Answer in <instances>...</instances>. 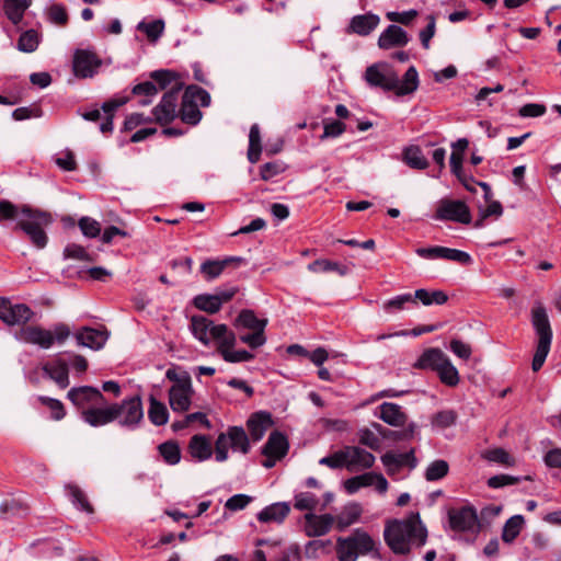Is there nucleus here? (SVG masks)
Listing matches in <instances>:
<instances>
[{
	"instance_id": "obj_1",
	"label": "nucleus",
	"mask_w": 561,
	"mask_h": 561,
	"mask_svg": "<svg viewBox=\"0 0 561 561\" xmlns=\"http://www.w3.org/2000/svg\"><path fill=\"white\" fill-rule=\"evenodd\" d=\"M14 220V230L23 231L37 249L47 245L48 237L45 228L51 224V216L27 205L19 207L9 201H0V222Z\"/></svg>"
},
{
	"instance_id": "obj_2",
	"label": "nucleus",
	"mask_w": 561,
	"mask_h": 561,
	"mask_svg": "<svg viewBox=\"0 0 561 561\" xmlns=\"http://www.w3.org/2000/svg\"><path fill=\"white\" fill-rule=\"evenodd\" d=\"M364 79L370 88H378L385 92L393 91L397 96L412 94L419 88V73L411 66L400 80L394 69L387 62H376L368 66Z\"/></svg>"
},
{
	"instance_id": "obj_3",
	"label": "nucleus",
	"mask_w": 561,
	"mask_h": 561,
	"mask_svg": "<svg viewBox=\"0 0 561 561\" xmlns=\"http://www.w3.org/2000/svg\"><path fill=\"white\" fill-rule=\"evenodd\" d=\"M385 540L397 554H407L413 545L422 547L426 542L427 530L420 519L419 513H411L404 519L387 523Z\"/></svg>"
},
{
	"instance_id": "obj_4",
	"label": "nucleus",
	"mask_w": 561,
	"mask_h": 561,
	"mask_svg": "<svg viewBox=\"0 0 561 561\" xmlns=\"http://www.w3.org/2000/svg\"><path fill=\"white\" fill-rule=\"evenodd\" d=\"M531 324L538 337L531 368L534 371H538L545 364L552 341L549 317L546 308L540 302L536 304L531 309Z\"/></svg>"
},
{
	"instance_id": "obj_5",
	"label": "nucleus",
	"mask_w": 561,
	"mask_h": 561,
	"mask_svg": "<svg viewBox=\"0 0 561 561\" xmlns=\"http://www.w3.org/2000/svg\"><path fill=\"white\" fill-rule=\"evenodd\" d=\"M165 377L173 382L169 389V404L172 411L176 413L187 412L195 393L191 376L186 371L178 374L174 369L170 368L167 370Z\"/></svg>"
},
{
	"instance_id": "obj_6",
	"label": "nucleus",
	"mask_w": 561,
	"mask_h": 561,
	"mask_svg": "<svg viewBox=\"0 0 561 561\" xmlns=\"http://www.w3.org/2000/svg\"><path fill=\"white\" fill-rule=\"evenodd\" d=\"M374 548V539L367 533L357 529L348 537H339L335 550L339 561H356L358 554H366Z\"/></svg>"
},
{
	"instance_id": "obj_7",
	"label": "nucleus",
	"mask_w": 561,
	"mask_h": 561,
	"mask_svg": "<svg viewBox=\"0 0 561 561\" xmlns=\"http://www.w3.org/2000/svg\"><path fill=\"white\" fill-rule=\"evenodd\" d=\"M198 104L206 107L210 104L209 93L197 85H188L182 96L179 116L182 122L188 125H197L202 119V112Z\"/></svg>"
},
{
	"instance_id": "obj_8",
	"label": "nucleus",
	"mask_w": 561,
	"mask_h": 561,
	"mask_svg": "<svg viewBox=\"0 0 561 561\" xmlns=\"http://www.w3.org/2000/svg\"><path fill=\"white\" fill-rule=\"evenodd\" d=\"M248 454L250 450V440L245 431L241 426H230L227 432L220 433L215 442V458L218 462L228 459V449Z\"/></svg>"
},
{
	"instance_id": "obj_9",
	"label": "nucleus",
	"mask_w": 561,
	"mask_h": 561,
	"mask_svg": "<svg viewBox=\"0 0 561 561\" xmlns=\"http://www.w3.org/2000/svg\"><path fill=\"white\" fill-rule=\"evenodd\" d=\"M234 325L252 330V333L241 334L240 341L251 348H257L265 344L266 319H259L251 309H243L236 319Z\"/></svg>"
},
{
	"instance_id": "obj_10",
	"label": "nucleus",
	"mask_w": 561,
	"mask_h": 561,
	"mask_svg": "<svg viewBox=\"0 0 561 561\" xmlns=\"http://www.w3.org/2000/svg\"><path fill=\"white\" fill-rule=\"evenodd\" d=\"M211 336L218 343L217 351L228 363L249 362L253 354L245 350L232 351L236 345V335L226 324H218L211 329Z\"/></svg>"
},
{
	"instance_id": "obj_11",
	"label": "nucleus",
	"mask_w": 561,
	"mask_h": 561,
	"mask_svg": "<svg viewBox=\"0 0 561 561\" xmlns=\"http://www.w3.org/2000/svg\"><path fill=\"white\" fill-rule=\"evenodd\" d=\"M114 421L122 427L136 428L144 419V408L140 396L124 399L121 403L110 404Z\"/></svg>"
},
{
	"instance_id": "obj_12",
	"label": "nucleus",
	"mask_w": 561,
	"mask_h": 561,
	"mask_svg": "<svg viewBox=\"0 0 561 561\" xmlns=\"http://www.w3.org/2000/svg\"><path fill=\"white\" fill-rule=\"evenodd\" d=\"M182 85L176 84L167 91L152 110L153 121L162 126L171 123L179 115L178 102Z\"/></svg>"
},
{
	"instance_id": "obj_13",
	"label": "nucleus",
	"mask_w": 561,
	"mask_h": 561,
	"mask_svg": "<svg viewBox=\"0 0 561 561\" xmlns=\"http://www.w3.org/2000/svg\"><path fill=\"white\" fill-rule=\"evenodd\" d=\"M102 66V59L91 49H76L72 57V71L77 78H92Z\"/></svg>"
},
{
	"instance_id": "obj_14",
	"label": "nucleus",
	"mask_w": 561,
	"mask_h": 561,
	"mask_svg": "<svg viewBox=\"0 0 561 561\" xmlns=\"http://www.w3.org/2000/svg\"><path fill=\"white\" fill-rule=\"evenodd\" d=\"M435 219L449 220L468 225L471 222V213L462 201L444 198L439 202L435 213Z\"/></svg>"
},
{
	"instance_id": "obj_15",
	"label": "nucleus",
	"mask_w": 561,
	"mask_h": 561,
	"mask_svg": "<svg viewBox=\"0 0 561 561\" xmlns=\"http://www.w3.org/2000/svg\"><path fill=\"white\" fill-rule=\"evenodd\" d=\"M448 518L449 525L455 531L477 534L480 530L478 514L472 506L453 508L448 512Z\"/></svg>"
},
{
	"instance_id": "obj_16",
	"label": "nucleus",
	"mask_w": 561,
	"mask_h": 561,
	"mask_svg": "<svg viewBox=\"0 0 561 561\" xmlns=\"http://www.w3.org/2000/svg\"><path fill=\"white\" fill-rule=\"evenodd\" d=\"M415 253L416 255L425 260H446L457 262L462 265H468L472 262V259L469 253L461 250L440 245L417 248L415 250Z\"/></svg>"
},
{
	"instance_id": "obj_17",
	"label": "nucleus",
	"mask_w": 561,
	"mask_h": 561,
	"mask_svg": "<svg viewBox=\"0 0 561 561\" xmlns=\"http://www.w3.org/2000/svg\"><path fill=\"white\" fill-rule=\"evenodd\" d=\"M33 317V311L25 304L13 305L8 298L0 297V320L8 325L26 323Z\"/></svg>"
},
{
	"instance_id": "obj_18",
	"label": "nucleus",
	"mask_w": 561,
	"mask_h": 561,
	"mask_svg": "<svg viewBox=\"0 0 561 561\" xmlns=\"http://www.w3.org/2000/svg\"><path fill=\"white\" fill-rule=\"evenodd\" d=\"M381 462L385 466L388 476L392 478H394L404 467L413 470L417 466L414 449L403 454L387 451L381 456Z\"/></svg>"
},
{
	"instance_id": "obj_19",
	"label": "nucleus",
	"mask_w": 561,
	"mask_h": 561,
	"mask_svg": "<svg viewBox=\"0 0 561 561\" xmlns=\"http://www.w3.org/2000/svg\"><path fill=\"white\" fill-rule=\"evenodd\" d=\"M67 397L75 405L83 410L88 404L102 405L105 401L102 392L90 386L72 388L68 391Z\"/></svg>"
},
{
	"instance_id": "obj_20",
	"label": "nucleus",
	"mask_w": 561,
	"mask_h": 561,
	"mask_svg": "<svg viewBox=\"0 0 561 561\" xmlns=\"http://www.w3.org/2000/svg\"><path fill=\"white\" fill-rule=\"evenodd\" d=\"M344 451L348 471L370 469L375 463V456L358 446H346Z\"/></svg>"
},
{
	"instance_id": "obj_21",
	"label": "nucleus",
	"mask_w": 561,
	"mask_h": 561,
	"mask_svg": "<svg viewBox=\"0 0 561 561\" xmlns=\"http://www.w3.org/2000/svg\"><path fill=\"white\" fill-rule=\"evenodd\" d=\"M334 516L331 514L317 515L311 512L305 515V534L308 537H321L327 535L334 525Z\"/></svg>"
},
{
	"instance_id": "obj_22",
	"label": "nucleus",
	"mask_w": 561,
	"mask_h": 561,
	"mask_svg": "<svg viewBox=\"0 0 561 561\" xmlns=\"http://www.w3.org/2000/svg\"><path fill=\"white\" fill-rule=\"evenodd\" d=\"M245 260L241 256H227L222 260H206L201 265V273L206 280H214L229 266L238 267Z\"/></svg>"
},
{
	"instance_id": "obj_23",
	"label": "nucleus",
	"mask_w": 561,
	"mask_h": 561,
	"mask_svg": "<svg viewBox=\"0 0 561 561\" xmlns=\"http://www.w3.org/2000/svg\"><path fill=\"white\" fill-rule=\"evenodd\" d=\"M479 186L482 187L484 193V199L488 203L486 206H479L478 208V219L473 224L474 228H481L484 226V220L488 217L500 218L503 214L502 204L497 201H493L492 190L488 183H479Z\"/></svg>"
},
{
	"instance_id": "obj_24",
	"label": "nucleus",
	"mask_w": 561,
	"mask_h": 561,
	"mask_svg": "<svg viewBox=\"0 0 561 561\" xmlns=\"http://www.w3.org/2000/svg\"><path fill=\"white\" fill-rule=\"evenodd\" d=\"M19 339L24 343L35 344L42 348H49L54 344L53 332L35 325L22 328Z\"/></svg>"
},
{
	"instance_id": "obj_25",
	"label": "nucleus",
	"mask_w": 561,
	"mask_h": 561,
	"mask_svg": "<svg viewBox=\"0 0 561 561\" xmlns=\"http://www.w3.org/2000/svg\"><path fill=\"white\" fill-rule=\"evenodd\" d=\"M409 41V35L402 27L391 24L380 34L378 46L381 49L403 47Z\"/></svg>"
},
{
	"instance_id": "obj_26",
	"label": "nucleus",
	"mask_w": 561,
	"mask_h": 561,
	"mask_svg": "<svg viewBox=\"0 0 561 561\" xmlns=\"http://www.w3.org/2000/svg\"><path fill=\"white\" fill-rule=\"evenodd\" d=\"M108 339V333L105 330H96L89 327L82 328L76 334V340L79 345L101 350Z\"/></svg>"
},
{
	"instance_id": "obj_27",
	"label": "nucleus",
	"mask_w": 561,
	"mask_h": 561,
	"mask_svg": "<svg viewBox=\"0 0 561 561\" xmlns=\"http://www.w3.org/2000/svg\"><path fill=\"white\" fill-rule=\"evenodd\" d=\"M82 420L93 427H99L114 422L110 405L87 408L81 413Z\"/></svg>"
},
{
	"instance_id": "obj_28",
	"label": "nucleus",
	"mask_w": 561,
	"mask_h": 561,
	"mask_svg": "<svg viewBox=\"0 0 561 561\" xmlns=\"http://www.w3.org/2000/svg\"><path fill=\"white\" fill-rule=\"evenodd\" d=\"M271 415L266 412L253 413L248 422L247 426L250 432V437L253 442H259L265 435V432L271 426Z\"/></svg>"
},
{
	"instance_id": "obj_29",
	"label": "nucleus",
	"mask_w": 561,
	"mask_h": 561,
	"mask_svg": "<svg viewBox=\"0 0 561 561\" xmlns=\"http://www.w3.org/2000/svg\"><path fill=\"white\" fill-rule=\"evenodd\" d=\"M288 448L289 445L286 436L280 432L274 431L270 434L262 454L271 455L272 457H276V459H282L286 456Z\"/></svg>"
},
{
	"instance_id": "obj_30",
	"label": "nucleus",
	"mask_w": 561,
	"mask_h": 561,
	"mask_svg": "<svg viewBox=\"0 0 561 561\" xmlns=\"http://www.w3.org/2000/svg\"><path fill=\"white\" fill-rule=\"evenodd\" d=\"M188 451L197 461L208 460L213 455L210 439L206 435H194L190 439Z\"/></svg>"
},
{
	"instance_id": "obj_31",
	"label": "nucleus",
	"mask_w": 561,
	"mask_h": 561,
	"mask_svg": "<svg viewBox=\"0 0 561 561\" xmlns=\"http://www.w3.org/2000/svg\"><path fill=\"white\" fill-rule=\"evenodd\" d=\"M214 324L211 320L204 316H193L191 319V330L193 335L201 341L204 345H208L214 337L211 336V329Z\"/></svg>"
},
{
	"instance_id": "obj_32",
	"label": "nucleus",
	"mask_w": 561,
	"mask_h": 561,
	"mask_svg": "<svg viewBox=\"0 0 561 561\" xmlns=\"http://www.w3.org/2000/svg\"><path fill=\"white\" fill-rule=\"evenodd\" d=\"M379 21V16L371 13L355 15L351 20L350 28L353 33L366 36L377 27Z\"/></svg>"
},
{
	"instance_id": "obj_33",
	"label": "nucleus",
	"mask_w": 561,
	"mask_h": 561,
	"mask_svg": "<svg viewBox=\"0 0 561 561\" xmlns=\"http://www.w3.org/2000/svg\"><path fill=\"white\" fill-rule=\"evenodd\" d=\"M43 370L60 387L67 388L69 385L68 364L58 358L53 363L46 364Z\"/></svg>"
},
{
	"instance_id": "obj_34",
	"label": "nucleus",
	"mask_w": 561,
	"mask_h": 561,
	"mask_svg": "<svg viewBox=\"0 0 561 561\" xmlns=\"http://www.w3.org/2000/svg\"><path fill=\"white\" fill-rule=\"evenodd\" d=\"M362 506L358 503H350L345 505L342 512L334 516V524L336 525V529L343 531L354 523H356L362 515Z\"/></svg>"
},
{
	"instance_id": "obj_35",
	"label": "nucleus",
	"mask_w": 561,
	"mask_h": 561,
	"mask_svg": "<svg viewBox=\"0 0 561 561\" xmlns=\"http://www.w3.org/2000/svg\"><path fill=\"white\" fill-rule=\"evenodd\" d=\"M448 357L439 348L426 350L417 359L415 367L421 369L431 368L437 371Z\"/></svg>"
},
{
	"instance_id": "obj_36",
	"label": "nucleus",
	"mask_w": 561,
	"mask_h": 561,
	"mask_svg": "<svg viewBox=\"0 0 561 561\" xmlns=\"http://www.w3.org/2000/svg\"><path fill=\"white\" fill-rule=\"evenodd\" d=\"M290 507L285 502L274 503L266 506L257 514V519L262 523H282L289 514Z\"/></svg>"
},
{
	"instance_id": "obj_37",
	"label": "nucleus",
	"mask_w": 561,
	"mask_h": 561,
	"mask_svg": "<svg viewBox=\"0 0 561 561\" xmlns=\"http://www.w3.org/2000/svg\"><path fill=\"white\" fill-rule=\"evenodd\" d=\"M379 417L391 426H402L407 416L401 407L392 402H383L380 407Z\"/></svg>"
},
{
	"instance_id": "obj_38",
	"label": "nucleus",
	"mask_w": 561,
	"mask_h": 561,
	"mask_svg": "<svg viewBox=\"0 0 561 561\" xmlns=\"http://www.w3.org/2000/svg\"><path fill=\"white\" fill-rule=\"evenodd\" d=\"M128 98H117L106 101L102 105L104 112V118L100 124V130L103 134L111 133L113 130V117L115 111L128 102Z\"/></svg>"
},
{
	"instance_id": "obj_39",
	"label": "nucleus",
	"mask_w": 561,
	"mask_h": 561,
	"mask_svg": "<svg viewBox=\"0 0 561 561\" xmlns=\"http://www.w3.org/2000/svg\"><path fill=\"white\" fill-rule=\"evenodd\" d=\"M31 3L32 0H4V13L7 18L16 25L22 21L24 12Z\"/></svg>"
},
{
	"instance_id": "obj_40",
	"label": "nucleus",
	"mask_w": 561,
	"mask_h": 561,
	"mask_svg": "<svg viewBox=\"0 0 561 561\" xmlns=\"http://www.w3.org/2000/svg\"><path fill=\"white\" fill-rule=\"evenodd\" d=\"M402 159L405 164L415 170H425L430 164L419 146L404 148Z\"/></svg>"
},
{
	"instance_id": "obj_41",
	"label": "nucleus",
	"mask_w": 561,
	"mask_h": 561,
	"mask_svg": "<svg viewBox=\"0 0 561 561\" xmlns=\"http://www.w3.org/2000/svg\"><path fill=\"white\" fill-rule=\"evenodd\" d=\"M148 417L157 426L167 424L169 412L164 403L157 400L153 396L149 398Z\"/></svg>"
},
{
	"instance_id": "obj_42",
	"label": "nucleus",
	"mask_w": 561,
	"mask_h": 561,
	"mask_svg": "<svg viewBox=\"0 0 561 561\" xmlns=\"http://www.w3.org/2000/svg\"><path fill=\"white\" fill-rule=\"evenodd\" d=\"M158 92V87L151 81L140 82L136 84L131 90L134 95L141 98L138 102L141 106L151 104Z\"/></svg>"
},
{
	"instance_id": "obj_43",
	"label": "nucleus",
	"mask_w": 561,
	"mask_h": 561,
	"mask_svg": "<svg viewBox=\"0 0 561 561\" xmlns=\"http://www.w3.org/2000/svg\"><path fill=\"white\" fill-rule=\"evenodd\" d=\"M414 304L416 300H420L424 306L430 305H444L448 300V296L443 290H433L428 291L427 289L421 288L416 289L414 295Z\"/></svg>"
},
{
	"instance_id": "obj_44",
	"label": "nucleus",
	"mask_w": 561,
	"mask_h": 561,
	"mask_svg": "<svg viewBox=\"0 0 561 561\" xmlns=\"http://www.w3.org/2000/svg\"><path fill=\"white\" fill-rule=\"evenodd\" d=\"M308 270L312 273L336 272L342 276L346 275L348 272L347 266L342 265L337 262L327 260V259H319V260L311 262L308 265Z\"/></svg>"
},
{
	"instance_id": "obj_45",
	"label": "nucleus",
	"mask_w": 561,
	"mask_h": 561,
	"mask_svg": "<svg viewBox=\"0 0 561 561\" xmlns=\"http://www.w3.org/2000/svg\"><path fill=\"white\" fill-rule=\"evenodd\" d=\"M525 519L522 515H514L508 518L503 527L502 539L504 542H513L520 534Z\"/></svg>"
},
{
	"instance_id": "obj_46",
	"label": "nucleus",
	"mask_w": 561,
	"mask_h": 561,
	"mask_svg": "<svg viewBox=\"0 0 561 561\" xmlns=\"http://www.w3.org/2000/svg\"><path fill=\"white\" fill-rule=\"evenodd\" d=\"M158 451L165 463L178 465L181 460V449L175 440H168L158 446Z\"/></svg>"
},
{
	"instance_id": "obj_47",
	"label": "nucleus",
	"mask_w": 561,
	"mask_h": 561,
	"mask_svg": "<svg viewBox=\"0 0 561 561\" xmlns=\"http://www.w3.org/2000/svg\"><path fill=\"white\" fill-rule=\"evenodd\" d=\"M262 151L261 134L257 124H253L249 133V149L248 159L251 163H256L260 160Z\"/></svg>"
},
{
	"instance_id": "obj_48",
	"label": "nucleus",
	"mask_w": 561,
	"mask_h": 561,
	"mask_svg": "<svg viewBox=\"0 0 561 561\" xmlns=\"http://www.w3.org/2000/svg\"><path fill=\"white\" fill-rule=\"evenodd\" d=\"M193 302L197 309L210 314L217 313L221 308L220 301L214 294L197 295L194 297Z\"/></svg>"
},
{
	"instance_id": "obj_49",
	"label": "nucleus",
	"mask_w": 561,
	"mask_h": 561,
	"mask_svg": "<svg viewBox=\"0 0 561 561\" xmlns=\"http://www.w3.org/2000/svg\"><path fill=\"white\" fill-rule=\"evenodd\" d=\"M137 30L144 32L150 42H157L163 34V20H154L150 22L141 21L137 25Z\"/></svg>"
},
{
	"instance_id": "obj_50",
	"label": "nucleus",
	"mask_w": 561,
	"mask_h": 561,
	"mask_svg": "<svg viewBox=\"0 0 561 561\" xmlns=\"http://www.w3.org/2000/svg\"><path fill=\"white\" fill-rule=\"evenodd\" d=\"M331 545H332V541L330 539L310 540L305 546V556L308 559H317L320 557V554H328V553H330Z\"/></svg>"
},
{
	"instance_id": "obj_51",
	"label": "nucleus",
	"mask_w": 561,
	"mask_h": 561,
	"mask_svg": "<svg viewBox=\"0 0 561 561\" xmlns=\"http://www.w3.org/2000/svg\"><path fill=\"white\" fill-rule=\"evenodd\" d=\"M39 45V36L35 30L23 32L18 39V49L23 53H33Z\"/></svg>"
},
{
	"instance_id": "obj_52",
	"label": "nucleus",
	"mask_w": 561,
	"mask_h": 561,
	"mask_svg": "<svg viewBox=\"0 0 561 561\" xmlns=\"http://www.w3.org/2000/svg\"><path fill=\"white\" fill-rule=\"evenodd\" d=\"M449 465L446 460L437 459L432 461L424 473L427 481H437L445 478L448 474Z\"/></svg>"
},
{
	"instance_id": "obj_53",
	"label": "nucleus",
	"mask_w": 561,
	"mask_h": 561,
	"mask_svg": "<svg viewBox=\"0 0 561 561\" xmlns=\"http://www.w3.org/2000/svg\"><path fill=\"white\" fill-rule=\"evenodd\" d=\"M67 491L69 496L71 497V502L79 507L80 510L87 512L88 514L93 513V507L90 504L88 497L83 493V491L75 484L68 485Z\"/></svg>"
},
{
	"instance_id": "obj_54",
	"label": "nucleus",
	"mask_w": 561,
	"mask_h": 561,
	"mask_svg": "<svg viewBox=\"0 0 561 561\" xmlns=\"http://www.w3.org/2000/svg\"><path fill=\"white\" fill-rule=\"evenodd\" d=\"M439 379L443 383L455 387L459 383V374L457 368L453 365L450 359L446 360L444 365L437 370Z\"/></svg>"
},
{
	"instance_id": "obj_55",
	"label": "nucleus",
	"mask_w": 561,
	"mask_h": 561,
	"mask_svg": "<svg viewBox=\"0 0 561 561\" xmlns=\"http://www.w3.org/2000/svg\"><path fill=\"white\" fill-rule=\"evenodd\" d=\"M319 503L318 497L310 492H300L295 496L294 507L298 511H313Z\"/></svg>"
},
{
	"instance_id": "obj_56",
	"label": "nucleus",
	"mask_w": 561,
	"mask_h": 561,
	"mask_svg": "<svg viewBox=\"0 0 561 561\" xmlns=\"http://www.w3.org/2000/svg\"><path fill=\"white\" fill-rule=\"evenodd\" d=\"M38 401L50 410L53 420L60 421L65 417L66 411L61 401L45 396H39Z\"/></svg>"
},
{
	"instance_id": "obj_57",
	"label": "nucleus",
	"mask_w": 561,
	"mask_h": 561,
	"mask_svg": "<svg viewBox=\"0 0 561 561\" xmlns=\"http://www.w3.org/2000/svg\"><path fill=\"white\" fill-rule=\"evenodd\" d=\"M414 304V297L412 294H403L396 296L383 304V309L387 312H393L404 309L407 304Z\"/></svg>"
},
{
	"instance_id": "obj_58",
	"label": "nucleus",
	"mask_w": 561,
	"mask_h": 561,
	"mask_svg": "<svg viewBox=\"0 0 561 561\" xmlns=\"http://www.w3.org/2000/svg\"><path fill=\"white\" fill-rule=\"evenodd\" d=\"M78 225L82 233L88 238H96L101 233L100 222L90 217H82Z\"/></svg>"
},
{
	"instance_id": "obj_59",
	"label": "nucleus",
	"mask_w": 561,
	"mask_h": 561,
	"mask_svg": "<svg viewBox=\"0 0 561 561\" xmlns=\"http://www.w3.org/2000/svg\"><path fill=\"white\" fill-rule=\"evenodd\" d=\"M319 463L322 466H327L331 469H341L343 467L346 468L344 448L333 453L332 455L321 458L319 460Z\"/></svg>"
},
{
	"instance_id": "obj_60",
	"label": "nucleus",
	"mask_w": 561,
	"mask_h": 561,
	"mask_svg": "<svg viewBox=\"0 0 561 561\" xmlns=\"http://www.w3.org/2000/svg\"><path fill=\"white\" fill-rule=\"evenodd\" d=\"M457 415L451 410L437 412L433 419L432 424L439 428H446L455 424Z\"/></svg>"
},
{
	"instance_id": "obj_61",
	"label": "nucleus",
	"mask_w": 561,
	"mask_h": 561,
	"mask_svg": "<svg viewBox=\"0 0 561 561\" xmlns=\"http://www.w3.org/2000/svg\"><path fill=\"white\" fill-rule=\"evenodd\" d=\"M358 440L362 445L369 447L373 450L380 449V438L369 428H362L358 432Z\"/></svg>"
},
{
	"instance_id": "obj_62",
	"label": "nucleus",
	"mask_w": 561,
	"mask_h": 561,
	"mask_svg": "<svg viewBox=\"0 0 561 561\" xmlns=\"http://www.w3.org/2000/svg\"><path fill=\"white\" fill-rule=\"evenodd\" d=\"M48 19L51 23L65 26L68 22V13L62 4H53L48 9Z\"/></svg>"
},
{
	"instance_id": "obj_63",
	"label": "nucleus",
	"mask_w": 561,
	"mask_h": 561,
	"mask_svg": "<svg viewBox=\"0 0 561 561\" xmlns=\"http://www.w3.org/2000/svg\"><path fill=\"white\" fill-rule=\"evenodd\" d=\"M485 457L490 461L502 463L505 466L514 465L512 456L503 448L491 449L486 453Z\"/></svg>"
},
{
	"instance_id": "obj_64",
	"label": "nucleus",
	"mask_w": 561,
	"mask_h": 561,
	"mask_svg": "<svg viewBox=\"0 0 561 561\" xmlns=\"http://www.w3.org/2000/svg\"><path fill=\"white\" fill-rule=\"evenodd\" d=\"M450 351L461 359H469L472 354L470 344L462 342L458 339H453L449 344Z\"/></svg>"
}]
</instances>
